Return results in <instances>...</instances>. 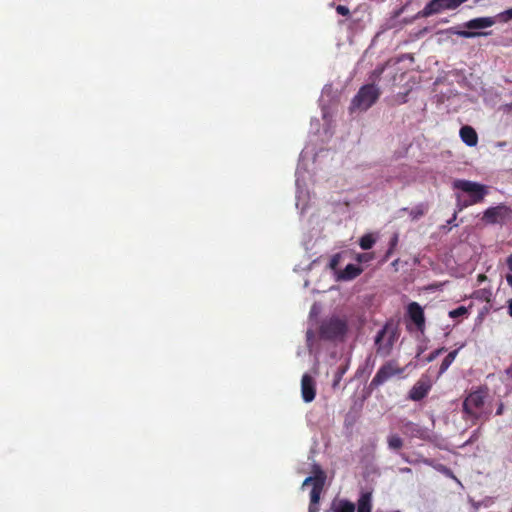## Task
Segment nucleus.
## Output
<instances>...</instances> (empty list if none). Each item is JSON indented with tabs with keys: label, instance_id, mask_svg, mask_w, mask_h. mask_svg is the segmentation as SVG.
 I'll return each mask as SVG.
<instances>
[{
	"label": "nucleus",
	"instance_id": "nucleus-27",
	"mask_svg": "<svg viewBox=\"0 0 512 512\" xmlns=\"http://www.w3.org/2000/svg\"><path fill=\"white\" fill-rule=\"evenodd\" d=\"M477 203L478 202H472V199H469V198L462 200L461 196L457 195V207H458L459 211L463 210L464 208H467L468 206H471V205H474Z\"/></svg>",
	"mask_w": 512,
	"mask_h": 512
},
{
	"label": "nucleus",
	"instance_id": "nucleus-3",
	"mask_svg": "<svg viewBox=\"0 0 512 512\" xmlns=\"http://www.w3.org/2000/svg\"><path fill=\"white\" fill-rule=\"evenodd\" d=\"M396 340V329L390 324L384 325L375 336L376 353L382 357L390 355Z\"/></svg>",
	"mask_w": 512,
	"mask_h": 512
},
{
	"label": "nucleus",
	"instance_id": "nucleus-10",
	"mask_svg": "<svg viewBox=\"0 0 512 512\" xmlns=\"http://www.w3.org/2000/svg\"><path fill=\"white\" fill-rule=\"evenodd\" d=\"M301 395L306 403L312 402L316 396L314 379L309 374H304L301 379Z\"/></svg>",
	"mask_w": 512,
	"mask_h": 512
},
{
	"label": "nucleus",
	"instance_id": "nucleus-20",
	"mask_svg": "<svg viewBox=\"0 0 512 512\" xmlns=\"http://www.w3.org/2000/svg\"><path fill=\"white\" fill-rule=\"evenodd\" d=\"M458 351L459 349H456V350H453L451 351L442 361L441 365H440V368H439V374H443L449 367L450 365L453 363V361L455 360L457 354H458Z\"/></svg>",
	"mask_w": 512,
	"mask_h": 512
},
{
	"label": "nucleus",
	"instance_id": "nucleus-36",
	"mask_svg": "<svg viewBox=\"0 0 512 512\" xmlns=\"http://www.w3.org/2000/svg\"><path fill=\"white\" fill-rule=\"evenodd\" d=\"M504 412V404L502 402L499 403L498 407H497V410H496V415H502Z\"/></svg>",
	"mask_w": 512,
	"mask_h": 512
},
{
	"label": "nucleus",
	"instance_id": "nucleus-37",
	"mask_svg": "<svg viewBox=\"0 0 512 512\" xmlns=\"http://www.w3.org/2000/svg\"><path fill=\"white\" fill-rule=\"evenodd\" d=\"M400 456L407 463H410V464L415 463V461L411 460L405 453H401Z\"/></svg>",
	"mask_w": 512,
	"mask_h": 512
},
{
	"label": "nucleus",
	"instance_id": "nucleus-41",
	"mask_svg": "<svg viewBox=\"0 0 512 512\" xmlns=\"http://www.w3.org/2000/svg\"><path fill=\"white\" fill-rule=\"evenodd\" d=\"M506 281H507L508 285L512 288V275L511 274H508L506 276Z\"/></svg>",
	"mask_w": 512,
	"mask_h": 512
},
{
	"label": "nucleus",
	"instance_id": "nucleus-1",
	"mask_svg": "<svg viewBox=\"0 0 512 512\" xmlns=\"http://www.w3.org/2000/svg\"><path fill=\"white\" fill-rule=\"evenodd\" d=\"M488 397L489 389L486 386L470 391L462 403L463 419L471 421L472 424L488 421L492 414V407L487 402Z\"/></svg>",
	"mask_w": 512,
	"mask_h": 512
},
{
	"label": "nucleus",
	"instance_id": "nucleus-17",
	"mask_svg": "<svg viewBox=\"0 0 512 512\" xmlns=\"http://www.w3.org/2000/svg\"><path fill=\"white\" fill-rule=\"evenodd\" d=\"M313 473H314V476H309L304 480L303 486H306L308 484H312V486H313V485L317 484L318 481L325 482L326 475H325L324 471L320 468V466L315 465L314 469H313Z\"/></svg>",
	"mask_w": 512,
	"mask_h": 512
},
{
	"label": "nucleus",
	"instance_id": "nucleus-2",
	"mask_svg": "<svg viewBox=\"0 0 512 512\" xmlns=\"http://www.w3.org/2000/svg\"><path fill=\"white\" fill-rule=\"evenodd\" d=\"M380 96L381 89L376 84L368 83L361 86L351 100L350 112L367 111L378 101Z\"/></svg>",
	"mask_w": 512,
	"mask_h": 512
},
{
	"label": "nucleus",
	"instance_id": "nucleus-15",
	"mask_svg": "<svg viewBox=\"0 0 512 512\" xmlns=\"http://www.w3.org/2000/svg\"><path fill=\"white\" fill-rule=\"evenodd\" d=\"M460 138L468 146L473 147L478 143V135L475 129L471 126H463L460 129Z\"/></svg>",
	"mask_w": 512,
	"mask_h": 512
},
{
	"label": "nucleus",
	"instance_id": "nucleus-14",
	"mask_svg": "<svg viewBox=\"0 0 512 512\" xmlns=\"http://www.w3.org/2000/svg\"><path fill=\"white\" fill-rule=\"evenodd\" d=\"M496 23L494 17H479L469 20L464 24L467 29L477 30L493 26Z\"/></svg>",
	"mask_w": 512,
	"mask_h": 512
},
{
	"label": "nucleus",
	"instance_id": "nucleus-45",
	"mask_svg": "<svg viewBox=\"0 0 512 512\" xmlns=\"http://www.w3.org/2000/svg\"><path fill=\"white\" fill-rule=\"evenodd\" d=\"M407 102V99H406V95H404L402 97V100L399 102L400 104H403V103H406Z\"/></svg>",
	"mask_w": 512,
	"mask_h": 512
},
{
	"label": "nucleus",
	"instance_id": "nucleus-11",
	"mask_svg": "<svg viewBox=\"0 0 512 512\" xmlns=\"http://www.w3.org/2000/svg\"><path fill=\"white\" fill-rule=\"evenodd\" d=\"M407 313L416 327L423 331L425 326V316L422 307L417 302H411L407 307Z\"/></svg>",
	"mask_w": 512,
	"mask_h": 512
},
{
	"label": "nucleus",
	"instance_id": "nucleus-18",
	"mask_svg": "<svg viewBox=\"0 0 512 512\" xmlns=\"http://www.w3.org/2000/svg\"><path fill=\"white\" fill-rule=\"evenodd\" d=\"M387 444L390 450L398 452L403 448L404 441L398 434H390L387 437Z\"/></svg>",
	"mask_w": 512,
	"mask_h": 512
},
{
	"label": "nucleus",
	"instance_id": "nucleus-35",
	"mask_svg": "<svg viewBox=\"0 0 512 512\" xmlns=\"http://www.w3.org/2000/svg\"><path fill=\"white\" fill-rule=\"evenodd\" d=\"M423 214L424 211L421 207H416L411 211V215L413 216L414 219L421 217Z\"/></svg>",
	"mask_w": 512,
	"mask_h": 512
},
{
	"label": "nucleus",
	"instance_id": "nucleus-13",
	"mask_svg": "<svg viewBox=\"0 0 512 512\" xmlns=\"http://www.w3.org/2000/svg\"><path fill=\"white\" fill-rule=\"evenodd\" d=\"M404 428L405 433L412 438L426 440L429 437L427 429L421 427L416 423L408 421L404 424Z\"/></svg>",
	"mask_w": 512,
	"mask_h": 512
},
{
	"label": "nucleus",
	"instance_id": "nucleus-29",
	"mask_svg": "<svg viewBox=\"0 0 512 512\" xmlns=\"http://www.w3.org/2000/svg\"><path fill=\"white\" fill-rule=\"evenodd\" d=\"M397 244H398V234H394L389 242V249L385 255L386 259H388L391 256V254H392L393 250L395 249V247L397 246Z\"/></svg>",
	"mask_w": 512,
	"mask_h": 512
},
{
	"label": "nucleus",
	"instance_id": "nucleus-33",
	"mask_svg": "<svg viewBox=\"0 0 512 512\" xmlns=\"http://www.w3.org/2000/svg\"><path fill=\"white\" fill-rule=\"evenodd\" d=\"M372 258H373V256L370 253H361V254L357 255L356 260L361 263V262H368Z\"/></svg>",
	"mask_w": 512,
	"mask_h": 512
},
{
	"label": "nucleus",
	"instance_id": "nucleus-7",
	"mask_svg": "<svg viewBox=\"0 0 512 512\" xmlns=\"http://www.w3.org/2000/svg\"><path fill=\"white\" fill-rule=\"evenodd\" d=\"M512 220V208L505 204H499L487 208L482 216V221L489 225L504 224Z\"/></svg>",
	"mask_w": 512,
	"mask_h": 512
},
{
	"label": "nucleus",
	"instance_id": "nucleus-21",
	"mask_svg": "<svg viewBox=\"0 0 512 512\" xmlns=\"http://www.w3.org/2000/svg\"><path fill=\"white\" fill-rule=\"evenodd\" d=\"M334 512H355V505L348 500H340L334 505Z\"/></svg>",
	"mask_w": 512,
	"mask_h": 512
},
{
	"label": "nucleus",
	"instance_id": "nucleus-6",
	"mask_svg": "<svg viewBox=\"0 0 512 512\" xmlns=\"http://www.w3.org/2000/svg\"><path fill=\"white\" fill-rule=\"evenodd\" d=\"M453 188L467 193L469 195V199H472V202L481 203L488 194V190L485 185L464 179L455 180L453 182Z\"/></svg>",
	"mask_w": 512,
	"mask_h": 512
},
{
	"label": "nucleus",
	"instance_id": "nucleus-46",
	"mask_svg": "<svg viewBox=\"0 0 512 512\" xmlns=\"http://www.w3.org/2000/svg\"><path fill=\"white\" fill-rule=\"evenodd\" d=\"M497 146L504 147V146H506V142H499V143H497Z\"/></svg>",
	"mask_w": 512,
	"mask_h": 512
},
{
	"label": "nucleus",
	"instance_id": "nucleus-24",
	"mask_svg": "<svg viewBox=\"0 0 512 512\" xmlns=\"http://www.w3.org/2000/svg\"><path fill=\"white\" fill-rule=\"evenodd\" d=\"M456 34L463 38H474L478 36H487L490 33L488 32H477V31H469V30H461L456 32Z\"/></svg>",
	"mask_w": 512,
	"mask_h": 512
},
{
	"label": "nucleus",
	"instance_id": "nucleus-42",
	"mask_svg": "<svg viewBox=\"0 0 512 512\" xmlns=\"http://www.w3.org/2000/svg\"><path fill=\"white\" fill-rule=\"evenodd\" d=\"M401 473H410L411 469L409 467L400 468Z\"/></svg>",
	"mask_w": 512,
	"mask_h": 512
},
{
	"label": "nucleus",
	"instance_id": "nucleus-43",
	"mask_svg": "<svg viewBox=\"0 0 512 512\" xmlns=\"http://www.w3.org/2000/svg\"><path fill=\"white\" fill-rule=\"evenodd\" d=\"M421 462H422V463H424V464H426V465H432V461H431V460H429V459H426V458H425V459H422V460H421Z\"/></svg>",
	"mask_w": 512,
	"mask_h": 512
},
{
	"label": "nucleus",
	"instance_id": "nucleus-39",
	"mask_svg": "<svg viewBox=\"0 0 512 512\" xmlns=\"http://www.w3.org/2000/svg\"><path fill=\"white\" fill-rule=\"evenodd\" d=\"M477 280H478V282L486 281L487 280V276L485 274H479L477 276Z\"/></svg>",
	"mask_w": 512,
	"mask_h": 512
},
{
	"label": "nucleus",
	"instance_id": "nucleus-28",
	"mask_svg": "<svg viewBox=\"0 0 512 512\" xmlns=\"http://www.w3.org/2000/svg\"><path fill=\"white\" fill-rule=\"evenodd\" d=\"M383 72H384L383 66H380V67H377L376 69H374L369 76V80L371 81L370 83L376 84V81L381 77Z\"/></svg>",
	"mask_w": 512,
	"mask_h": 512
},
{
	"label": "nucleus",
	"instance_id": "nucleus-30",
	"mask_svg": "<svg viewBox=\"0 0 512 512\" xmlns=\"http://www.w3.org/2000/svg\"><path fill=\"white\" fill-rule=\"evenodd\" d=\"M341 260V255L339 253L332 256L329 262V268L336 273H338L337 268Z\"/></svg>",
	"mask_w": 512,
	"mask_h": 512
},
{
	"label": "nucleus",
	"instance_id": "nucleus-44",
	"mask_svg": "<svg viewBox=\"0 0 512 512\" xmlns=\"http://www.w3.org/2000/svg\"><path fill=\"white\" fill-rule=\"evenodd\" d=\"M507 374L511 377L512 379V365L507 369Z\"/></svg>",
	"mask_w": 512,
	"mask_h": 512
},
{
	"label": "nucleus",
	"instance_id": "nucleus-12",
	"mask_svg": "<svg viewBox=\"0 0 512 512\" xmlns=\"http://www.w3.org/2000/svg\"><path fill=\"white\" fill-rule=\"evenodd\" d=\"M363 272V268L355 265L348 264L344 270H339L337 273V280L350 281L358 277Z\"/></svg>",
	"mask_w": 512,
	"mask_h": 512
},
{
	"label": "nucleus",
	"instance_id": "nucleus-23",
	"mask_svg": "<svg viewBox=\"0 0 512 512\" xmlns=\"http://www.w3.org/2000/svg\"><path fill=\"white\" fill-rule=\"evenodd\" d=\"M347 370H348V364L341 365L338 367V369L334 375L333 388H336L339 385L343 375L346 373Z\"/></svg>",
	"mask_w": 512,
	"mask_h": 512
},
{
	"label": "nucleus",
	"instance_id": "nucleus-22",
	"mask_svg": "<svg viewBox=\"0 0 512 512\" xmlns=\"http://www.w3.org/2000/svg\"><path fill=\"white\" fill-rule=\"evenodd\" d=\"M375 244V238L371 234H366L360 238L359 245L363 250H368Z\"/></svg>",
	"mask_w": 512,
	"mask_h": 512
},
{
	"label": "nucleus",
	"instance_id": "nucleus-34",
	"mask_svg": "<svg viewBox=\"0 0 512 512\" xmlns=\"http://www.w3.org/2000/svg\"><path fill=\"white\" fill-rule=\"evenodd\" d=\"M336 12L342 16H348L350 14L349 8L344 5L336 6Z\"/></svg>",
	"mask_w": 512,
	"mask_h": 512
},
{
	"label": "nucleus",
	"instance_id": "nucleus-32",
	"mask_svg": "<svg viewBox=\"0 0 512 512\" xmlns=\"http://www.w3.org/2000/svg\"><path fill=\"white\" fill-rule=\"evenodd\" d=\"M445 351V348L442 347V348H439V349H436L434 350L433 352H431L427 358L428 362H431L433 361L434 359H436L440 354H442L443 352Z\"/></svg>",
	"mask_w": 512,
	"mask_h": 512
},
{
	"label": "nucleus",
	"instance_id": "nucleus-4",
	"mask_svg": "<svg viewBox=\"0 0 512 512\" xmlns=\"http://www.w3.org/2000/svg\"><path fill=\"white\" fill-rule=\"evenodd\" d=\"M348 330L347 322L338 317L324 320L319 328V335L325 340L342 338Z\"/></svg>",
	"mask_w": 512,
	"mask_h": 512
},
{
	"label": "nucleus",
	"instance_id": "nucleus-8",
	"mask_svg": "<svg viewBox=\"0 0 512 512\" xmlns=\"http://www.w3.org/2000/svg\"><path fill=\"white\" fill-rule=\"evenodd\" d=\"M403 371L404 369L400 368L395 360L388 361L378 369L377 373L370 382V387L376 388L384 384L391 377L402 374Z\"/></svg>",
	"mask_w": 512,
	"mask_h": 512
},
{
	"label": "nucleus",
	"instance_id": "nucleus-5",
	"mask_svg": "<svg viewBox=\"0 0 512 512\" xmlns=\"http://www.w3.org/2000/svg\"><path fill=\"white\" fill-rule=\"evenodd\" d=\"M468 0H430L414 19L427 18L444 10H455Z\"/></svg>",
	"mask_w": 512,
	"mask_h": 512
},
{
	"label": "nucleus",
	"instance_id": "nucleus-40",
	"mask_svg": "<svg viewBox=\"0 0 512 512\" xmlns=\"http://www.w3.org/2000/svg\"><path fill=\"white\" fill-rule=\"evenodd\" d=\"M508 314L512 317V299L508 300Z\"/></svg>",
	"mask_w": 512,
	"mask_h": 512
},
{
	"label": "nucleus",
	"instance_id": "nucleus-25",
	"mask_svg": "<svg viewBox=\"0 0 512 512\" xmlns=\"http://www.w3.org/2000/svg\"><path fill=\"white\" fill-rule=\"evenodd\" d=\"M475 297L481 300H484L486 302L491 301L492 292L490 289H480L475 292Z\"/></svg>",
	"mask_w": 512,
	"mask_h": 512
},
{
	"label": "nucleus",
	"instance_id": "nucleus-31",
	"mask_svg": "<svg viewBox=\"0 0 512 512\" xmlns=\"http://www.w3.org/2000/svg\"><path fill=\"white\" fill-rule=\"evenodd\" d=\"M499 18L503 22H507L512 19V8L505 10L504 12L499 14Z\"/></svg>",
	"mask_w": 512,
	"mask_h": 512
},
{
	"label": "nucleus",
	"instance_id": "nucleus-16",
	"mask_svg": "<svg viewBox=\"0 0 512 512\" xmlns=\"http://www.w3.org/2000/svg\"><path fill=\"white\" fill-rule=\"evenodd\" d=\"M324 484L325 482L318 481L317 484L313 485L312 490L310 492L309 512H313V506L319 503L320 495L322 493Z\"/></svg>",
	"mask_w": 512,
	"mask_h": 512
},
{
	"label": "nucleus",
	"instance_id": "nucleus-19",
	"mask_svg": "<svg viewBox=\"0 0 512 512\" xmlns=\"http://www.w3.org/2000/svg\"><path fill=\"white\" fill-rule=\"evenodd\" d=\"M357 512H371V496L369 493L362 494L359 498Z\"/></svg>",
	"mask_w": 512,
	"mask_h": 512
},
{
	"label": "nucleus",
	"instance_id": "nucleus-38",
	"mask_svg": "<svg viewBox=\"0 0 512 512\" xmlns=\"http://www.w3.org/2000/svg\"><path fill=\"white\" fill-rule=\"evenodd\" d=\"M506 263L509 270L512 272V254L507 257Z\"/></svg>",
	"mask_w": 512,
	"mask_h": 512
},
{
	"label": "nucleus",
	"instance_id": "nucleus-26",
	"mask_svg": "<svg viewBox=\"0 0 512 512\" xmlns=\"http://www.w3.org/2000/svg\"><path fill=\"white\" fill-rule=\"evenodd\" d=\"M468 314V310L466 307L464 306H459L457 307L456 309L454 310H451L449 312V317L452 318V319H456V318H459V317H462V316H465Z\"/></svg>",
	"mask_w": 512,
	"mask_h": 512
},
{
	"label": "nucleus",
	"instance_id": "nucleus-9",
	"mask_svg": "<svg viewBox=\"0 0 512 512\" xmlns=\"http://www.w3.org/2000/svg\"><path fill=\"white\" fill-rule=\"evenodd\" d=\"M431 387L428 377H421L410 389L408 398L413 401H420L428 395Z\"/></svg>",
	"mask_w": 512,
	"mask_h": 512
}]
</instances>
